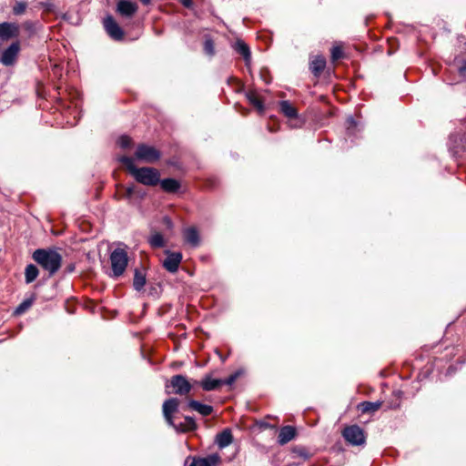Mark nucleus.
Wrapping results in <instances>:
<instances>
[{
  "label": "nucleus",
  "mask_w": 466,
  "mask_h": 466,
  "mask_svg": "<svg viewBox=\"0 0 466 466\" xmlns=\"http://www.w3.org/2000/svg\"><path fill=\"white\" fill-rule=\"evenodd\" d=\"M118 160L126 167L128 173L137 183L147 187H155L160 182V172L158 169L151 167H137L134 163V159L127 156H122Z\"/></svg>",
  "instance_id": "f257e3e1"
},
{
  "label": "nucleus",
  "mask_w": 466,
  "mask_h": 466,
  "mask_svg": "<svg viewBox=\"0 0 466 466\" xmlns=\"http://www.w3.org/2000/svg\"><path fill=\"white\" fill-rule=\"evenodd\" d=\"M32 258L48 272L49 277L55 275L62 264V256L53 248H37Z\"/></svg>",
  "instance_id": "f03ea898"
},
{
  "label": "nucleus",
  "mask_w": 466,
  "mask_h": 466,
  "mask_svg": "<svg viewBox=\"0 0 466 466\" xmlns=\"http://www.w3.org/2000/svg\"><path fill=\"white\" fill-rule=\"evenodd\" d=\"M112 274L110 277L117 279L122 276L127 267V253L124 248H117L110 254Z\"/></svg>",
  "instance_id": "7ed1b4c3"
},
{
  "label": "nucleus",
  "mask_w": 466,
  "mask_h": 466,
  "mask_svg": "<svg viewBox=\"0 0 466 466\" xmlns=\"http://www.w3.org/2000/svg\"><path fill=\"white\" fill-rule=\"evenodd\" d=\"M135 157L146 163H155L161 157V153L156 147L147 144H139L137 147Z\"/></svg>",
  "instance_id": "20e7f679"
},
{
  "label": "nucleus",
  "mask_w": 466,
  "mask_h": 466,
  "mask_svg": "<svg viewBox=\"0 0 466 466\" xmlns=\"http://www.w3.org/2000/svg\"><path fill=\"white\" fill-rule=\"evenodd\" d=\"M342 436L353 446L362 445L366 441L364 431L357 424L346 427L342 431Z\"/></svg>",
  "instance_id": "39448f33"
},
{
  "label": "nucleus",
  "mask_w": 466,
  "mask_h": 466,
  "mask_svg": "<svg viewBox=\"0 0 466 466\" xmlns=\"http://www.w3.org/2000/svg\"><path fill=\"white\" fill-rule=\"evenodd\" d=\"M169 387L173 388V393L180 396L187 394L192 389L186 376L181 374L174 375L170 378L166 383V389Z\"/></svg>",
  "instance_id": "423d86ee"
},
{
  "label": "nucleus",
  "mask_w": 466,
  "mask_h": 466,
  "mask_svg": "<svg viewBox=\"0 0 466 466\" xmlns=\"http://www.w3.org/2000/svg\"><path fill=\"white\" fill-rule=\"evenodd\" d=\"M449 150L456 157L466 155V135L451 134L448 141Z\"/></svg>",
  "instance_id": "0eeeda50"
},
{
  "label": "nucleus",
  "mask_w": 466,
  "mask_h": 466,
  "mask_svg": "<svg viewBox=\"0 0 466 466\" xmlns=\"http://www.w3.org/2000/svg\"><path fill=\"white\" fill-rule=\"evenodd\" d=\"M104 28L106 34L116 41H120L124 38V30L119 26L112 15H106L103 21Z\"/></svg>",
  "instance_id": "6e6552de"
},
{
  "label": "nucleus",
  "mask_w": 466,
  "mask_h": 466,
  "mask_svg": "<svg viewBox=\"0 0 466 466\" xmlns=\"http://www.w3.org/2000/svg\"><path fill=\"white\" fill-rule=\"evenodd\" d=\"M20 52V44L18 41L12 43L7 48H5L1 56L0 63L5 66H14L16 62Z\"/></svg>",
  "instance_id": "1a4fd4ad"
},
{
  "label": "nucleus",
  "mask_w": 466,
  "mask_h": 466,
  "mask_svg": "<svg viewBox=\"0 0 466 466\" xmlns=\"http://www.w3.org/2000/svg\"><path fill=\"white\" fill-rule=\"evenodd\" d=\"M179 405V400L177 398H170L164 401L162 410L163 415L168 425L177 428V424L174 423L172 414L175 413Z\"/></svg>",
  "instance_id": "9d476101"
},
{
  "label": "nucleus",
  "mask_w": 466,
  "mask_h": 466,
  "mask_svg": "<svg viewBox=\"0 0 466 466\" xmlns=\"http://www.w3.org/2000/svg\"><path fill=\"white\" fill-rule=\"evenodd\" d=\"M182 260L180 252L167 251V258L163 261V267L170 273L177 271L179 264Z\"/></svg>",
  "instance_id": "9b49d317"
},
{
  "label": "nucleus",
  "mask_w": 466,
  "mask_h": 466,
  "mask_svg": "<svg viewBox=\"0 0 466 466\" xmlns=\"http://www.w3.org/2000/svg\"><path fill=\"white\" fill-rule=\"evenodd\" d=\"M19 25L15 23H0V39L6 41L19 35Z\"/></svg>",
  "instance_id": "f8f14e48"
},
{
  "label": "nucleus",
  "mask_w": 466,
  "mask_h": 466,
  "mask_svg": "<svg viewBox=\"0 0 466 466\" xmlns=\"http://www.w3.org/2000/svg\"><path fill=\"white\" fill-rule=\"evenodd\" d=\"M116 11L123 16L131 17L137 11V5L130 0H119Z\"/></svg>",
  "instance_id": "ddd939ff"
},
{
  "label": "nucleus",
  "mask_w": 466,
  "mask_h": 466,
  "mask_svg": "<svg viewBox=\"0 0 466 466\" xmlns=\"http://www.w3.org/2000/svg\"><path fill=\"white\" fill-rule=\"evenodd\" d=\"M220 461V456L218 453H212L204 458H193L189 466H215Z\"/></svg>",
  "instance_id": "4468645a"
},
{
  "label": "nucleus",
  "mask_w": 466,
  "mask_h": 466,
  "mask_svg": "<svg viewBox=\"0 0 466 466\" xmlns=\"http://www.w3.org/2000/svg\"><path fill=\"white\" fill-rule=\"evenodd\" d=\"M296 429L293 426H284L279 430L278 442L280 445L287 444L296 436Z\"/></svg>",
  "instance_id": "2eb2a0df"
},
{
  "label": "nucleus",
  "mask_w": 466,
  "mask_h": 466,
  "mask_svg": "<svg viewBox=\"0 0 466 466\" xmlns=\"http://www.w3.org/2000/svg\"><path fill=\"white\" fill-rule=\"evenodd\" d=\"M235 51L243 56L245 65L249 67L251 63V52L249 46L242 40H238L234 46Z\"/></svg>",
  "instance_id": "dca6fc26"
},
{
  "label": "nucleus",
  "mask_w": 466,
  "mask_h": 466,
  "mask_svg": "<svg viewBox=\"0 0 466 466\" xmlns=\"http://www.w3.org/2000/svg\"><path fill=\"white\" fill-rule=\"evenodd\" d=\"M326 66V59L322 56H315L309 64V70L314 76L319 77Z\"/></svg>",
  "instance_id": "f3484780"
},
{
  "label": "nucleus",
  "mask_w": 466,
  "mask_h": 466,
  "mask_svg": "<svg viewBox=\"0 0 466 466\" xmlns=\"http://www.w3.org/2000/svg\"><path fill=\"white\" fill-rule=\"evenodd\" d=\"M158 184L160 185L162 190L167 193H176L181 187L180 182L172 177L160 179Z\"/></svg>",
  "instance_id": "a211bd4d"
},
{
  "label": "nucleus",
  "mask_w": 466,
  "mask_h": 466,
  "mask_svg": "<svg viewBox=\"0 0 466 466\" xmlns=\"http://www.w3.org/2000/svg\"><path fill=\"white\" fill-rule=\"evenodd\" d=\"M185 241L191 247L196 248L199 245V234L196 228L190 227L184 230L183 233Z\"/></svg>",
  "instance_id": "6ab92c4d"
},
{
  "label": "nucleus",
  "mask_w": 466,
  "mask_h": 466,
  "mask_svg": "<svg viewBox=\"0 0 466 466\" xmlns=\"http://www.w3.org/2000/svg\"><path fill=\"white\" fill-rule=\"evenodd\" d=\"M188 408L198 411L202 416H208L213 412V407L208 404H203L198 400H191L187 402Z\"/></svg>",
  "instance_id": "aec40b11"
},
{
  "label": "nucleus",
  "mask_w": 466,
  "mask_h": 466,
  "mask_svg": "<svg viewBox=\"0 0 466 466\" xmlns=\"http://www.w3.org/2000/svg\"><path fill=\"white\" fill-rule=\"evenodd\" d=\"M202 389L206 391L215 390L218 387L222 386L221 379H211L209 375H206L204 379L199 382Z\"/></svg>",
  "instance_id": "412c9836"
},
{
  "label": "nucleus",
  "mask_w": 466,
  "mask_h": 466,
  "mask_svg": "<svg viewBox=\"0 0 466 466\" xmlns=\"http://www.w3.org/2000/svg\"><path fill=\"white\" fill-rule=\"evenodd\" d=\"M233 441V436L229 429H225L216 437V443L221 449L228 447Z\"/></svg>",
  "instance_id": "4be33fe9"
},
{
  "label": "nucleus",
  "mask_w": 466,
  "mask_h": 466,
  "mask_svg": "<svg viewBox=\"0 0 466 466\" xmlns=\"http://www.w3.org/2000/svg\"><path fill=\"white\" fill-rule=\"evenodd\" d=\"M280 112L289 118H296L298 116V111L295 106L288 100H282L279 102Z\"/></svg>",
  "instance_id": "5701e85b"
},
{
  "label": "nucleus",
  "mask_w": 466,
  "mask_h": 466,
  "mask_svg": "<svg viewBox=\"0 0 466 466\" xmlns=\"http://www.w3.org/2000/svg\"><path fill=\"white\" fill-rule=\"evenodd\" d=\"M146 273L139 268H136L134 272L133 287L137 291H141L146 285Z\"/></svg>",
  "instance_id": "b1692460"
},
{
  "label": "nucleus",
  "mask_w": 466,
  "mask_h": 466,
  "mask_svg": "<svg viewBox=\"0 0 466 466\" xmlns=\"http://www.w3.org/2000/svg\"><path fill=\"white\" fill-rule=\"evenodd\" d=\"M291 452L294 458L299 457L301 458L303 461H308L314 455V452L310 451L307 447L302 445L294 446L291 449Z\"/></svg>",
  "instance_id": "393cba45"
},
{
  "label": "nucleus",
  "mask_w": 466,
  "mask_h": 466,
  "mask_svg": "<svg viewBox=\"0 0 466 466\" xmlns=\"http://www.w3.org/2000/svg\"><path fill=\"white\" fill-rule=\"evenodd\" d=\"M382 405L381 401H362L358 405V409L361 413H372L377 411Z\"/></svg>",
  "instance_id": "a878e982"
},
{
  "label": "nucleus",
  "mask_w": 466,
  "mask_h": 466,
  "mask_svg": "<svg viewBox=\"0 0 466 466\" xmlns=\"http://www.w3.org/2000/svg\"><path fill=\"white\" fill-rule=\"evenodd\" d=\"M39 270L37 267L34 264H29L25 267V283H32L38 276Z\"/></svg>",
  "instance_id": "bb28decb"
},
{
  "label": "nucleus",
  "mask_w": 466,
  "mask_h": 466,
  "mask_svg": "<svg viewBox=\"0 0 466 466\" xmlns=\"http://www.w3.org/2000/svg\"><path fill=\"white\" fill-rule=\"evenodd\" d=\"M177 431H195L197 429V423L194 420V418L186 416L185 417V423H180L177 425V428H175Z\"/></svg>",
  "instance_id": "cd10ccee"
},
{
  "label": "nucleus",
  "mask_w": 466,
  "mask_h": 466,
  "mask_svg": "<svg viewBox=\"0 0 466 466\" xmlns=\"http://www.w3.org/2000/svg\"><path fill=\"white\" fill-rule=\"evenodd\" d=\"M246 97L248 102L260 113L262 114L265 110L264 103L262 100L258 98L252 92H248Z\"/></svg>",
  "instance_id": "c85d7f7f"
},
{
  "label": "nucleus",
  "mask_w": 466,
  "mask_h": 466,
  "mask_svg": "<svg viewBox=\"0 0 466 466\" xmlns=\"http://www.w3.org/2000/svg\"><path fill=\"white\" fill-rule=\"evenodd\" d=\"M148 243L152 248H158L165 246V240L162 234L156 232L148 238Z\"/></svg>",
  "instance_id": "c756f323"
},
{
  "label": "nucleus",
  "mask_w": 466,
  "mask_h": 466,
  "mask_svg": "<svg viewBox=\"0 0 466 466\" xmlns=\"http://www.w3.org/2000/svg\"><path fill=\"white\" fill-rule=\"evenodd\" d=\"M35 300V297L32 296L29 299H25L22 303H20L16 309H15V315L19 316L25 313L31 306L33 305Z\"/></svg>",
  "instance_id": "7c9ffc66"
},
{
  "label": "nucleus",
  "mask_w": 466,
  "mask_h": 466,
  "mask_svg": "<svg viewBox=\"0 0 466 466\" xmlns=\"http://www.w3.org/2000/svg\"><path fill=\"white\" fill-rule=\"evenodd\" d=\"M38 24L36 21L26 20L22 24V28L29 36H32L36 33Z\"/></svg>",
  "instance_id": "2f4dec72"
},
{
  "label": "nucleus",
  "mask_w": 466,
  "mask_h": 466,
  "mask_svg": "<svg viewBox=\"0 0 466 466\" xmlns=\"http://www.w3.org/2000/svg\"><path fill=\"white\" fill-rule=\"evenodd\" d=\"M134 193H135V184L131 183V184L127 185L126 187H124L123 192L120 193V198L127 199L130 203L134 199Z\"/></svg>",
  "instance_id": "473e14b6"
},
{
  "label": "nucleus",
  "mask_w": 466,
  "mask_h": 466,
  "mask_svg": "<svg viewBox=\"0 0 466 466\" xmlns=\"http://www.w3.org/2000/svg\"><path fill=\"white\" fill-rule=\"evenodd\" d=\"M347 130L346 134L349 137H352L356 135V131L358 130V125L355 119L352 116H349L347 118Z\"/></svg>",
  "instance_id": "72a5a7b5"
},
{
  "label": "nucleus",
  "mask_w": 466,
  "mask_h": 466,
  "mask_svg": "<svg viewBox=\"0 0 466 466\" xmlns=\"http://www.w3.org/2000/svg\"><path fill=\"white\" fill-rule=\"evenodd\" d=\"M27 7V3L23 1H17L15 2V5L13 6L12 12L15 15H23Z\"/></svg>",
  "instance_id": "f704fd0d"
},
{
  "label": "nucleus",
  "mask_w": 466,
  "mask_h": 466,
  "mask_svg": "<svg viewBox=\"0 0 466 466\" xmlns=\"http://www.w3.org/2000/svg\"><path fill=\"white\" fill-rule=\"evenodd\" d=\"M117 144L121 148H128L133 145L132 138L127 135L119 137Z\"/></svg>",
  "instance_id": "c9c22d12"
},
{
  "label": "nucleus",
  "mask_w": 466,
  "mask_h": 466,
  "mask_svg": "<svg viewBox=\"0 0 466 466\" xmlns=\"http://www.w3.org/2000/svg\"><path fill=\"white\" fill-rule=\"evenodd\" d=\"M204 52L212 56L215 54L214 42L210 38H207L204 42Z\"/></svg>",
  "instance_id": "e433bc0d"
},
{
  "label": "nucleus",
  "mask_w": 466,
  "mask_h": 466,
  "mask_svg": "<svg viewBox=\"0 0 466 466\" xmlns=\"http://www.w3.org/2000/svg\"><path fill=\"white\" fill-rule=\"evenodd\" d=\"M240 374H241L240 370L235 371L233 374H231L227 379L222 380V385L231 386L238 380V378L240 376Z\"/></svg>",
  "instance_id": "4c0bfd02"
},
{
  "label": "nucleus",
  "mask_w": 466,
  "mask_h": 466,
  "mask_svg": "<svg viewBox=\"0 0 466 466\" xmlns=\"http://www.w3.org/2000/svg\"><path fill=\"white\" fill-rule=\"evenodd\" d=\"M343 56V52H342V49L341 47L339 46H333L331 48V59L333 61H337L339 59H340Z\"/></svg>",
  "instance_id": "58836bf2"
},
{
  "label": "nucleus",
  "mask_w": 466,
  "mask_h": 466,
  "mask_svg": "<svg viewBox=\"0 0 466 466\" xmlns=\"http://www.w3.org/2000/svg\"><path fill=\"white\" fill-rule=\"evenodd\" d=\"M147 193L144 189L137 187L135 185V193H134V199H139V200H142L143 198H145Z\"/></svg>",
  "instance_id": "ea45409f"
},
{
  "label": "nucleus",
  "mask_w": 466,
  "mask_h": 466,
  "mask_svg": "<svg viewBox=\"0 0 466 466\" xmlns=\"http://www.w3.org/2000/svg\"><path fill=\"white\" fill-rule=\"evenodd\" d=\"M458 72L461 77L466 76V61L462 60L461 64L458 66Z\"/></svg>",
  "instance_id": "a19ab883"
},
{
  "label": "nucleus",
  "mask_w": 466,
  "mask_h": 466,
  "mask_svg": "<svg viewBox=\"0 0 466 466\" xmlns=\"http://www.w3.org/2000/svg\"><path fill=\"white\" fill-rule=\"evenodd\" d=\"M179 1L187 8H192L193 7V1L192 0H179Z\"/></svg>",
  "instance_id": "79ce46f5"
},
{
  "label": "nucleus",
  "mask_w": 466,
  "mask_h": 466,
  "mask_svg": "<svg viewBox=\"0 0 466 466\" xmlns=\"http://www.w3.org/2000/svg\"><path fill=\"white\" fill-rule=\"evenodd\" d=\"M75 268H76L75 264L71 263L66 267V272L72 273L75 270Z\"/></svg>",
  "instance_id": "37998d69"
},
{
  "label": "nucleus",
  "mask_w": 466,
  "mask_h": 466,
  "mask_svg": "<svg viewBox=\"0 0 466 466\" xmlns=\"http://www.w3.org/2000/svg\"><path fill=\"white\" fill-rule=\"evenodd\" d=\"M144 5H149L150 4V0H140Z\"/></svg>",
  "instance_id": "c03bdc74"
}]
</instances>
